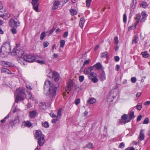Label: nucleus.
I'll use <instances>...</instances> for the list:
<instances>
[{"mask_svg": "<svg viewBox=\"0 0 150 150\" xmlns=\"http://www.w3.org/2000/svg\"><path fill=\"white\" fill-rule=\"evenodd\" d=\"M59 86L55 85L49 80L45 81L44 85V93L47 96L50 95L53 98L56 95V91L57 88Z\"/></svg>", "mask_w": 150, "mask_h": 150, "instance_id": "nucleus-1", "label": "nucleus"}, {"mask_svg": "<svg viewBox=\"0 0 150 150\" xmlns=\"http://www.w3.org/2000/svg\"><path fill=\"white\" fill-rule=\"evenodd\" d=\"M15 98V102L18 103V101L23 100L25 97L28 99L31 98L32 96L30 92L25 91L23 88H17L14 93Z\"/></svg>", "mask_w": 150, "mask_h": 150, "instance_id": "nucleus-2", "label": "nucleus"}, {"mask_svg": "<svg viewBox=\"0 0 150 150\" xmlns=\"http://www.w3.org/2000/svg\"><path fill=\"white\" fill-rule=\"evenodd\" d=\"M10 42L6 41L1 48L0 55L2 57L6 56L11 52Z\"/></svg>", "mask_w": 150, "mask_h": 150, "instance_id": "nucleus-3", "label": "nucleus"}, {"mask_svg": "<svg viewBox=\"0 0 150 150\" xmlns=\"http://www.w3.org/2000/svg\"><path fill=\"white\" fill-rule=\"evenodd\" d=\"M35 57L34 56H33L31 55H28L25 56L24 57V60L22 59L23 61H21V62H19L21 65H25V63L27 62H32L35 61Z\"/></svg>", "mask_w": 150, "mask_h": 150, "instance_id": "nucleus-4", "label": "nucleus"}, {"mask_svg": "<svg viewBox=\"0 0 150 150\" xmlns=\"http://www.w3.org/2000/svg\"><path fill=\"white\" fill-rule=\"evenodd\" d=\"M11 53V54L14 53V54H13L14 55L16 54L18 57H21L23 56L24 54V52L21 49H16L14 48L13 51Z\"/></svg>", "mask_w": 150, "mask_h": 150, "instance_id": "nucleus-5", "label": "nucleus"}, {"mask_svg": "<svg viewBox=\"0 0 150 150\" xmlns=\"http://www.w3.org/2000/svg\"><path fill=\"white\" fill-rule=\"evenodd\" d=\"M116 90L115 89L111 90L108 97V99H111V101L113 100V99L116 97L117 93Z\"/></svg>", "mask_w": 150, "mask_h": 150, "instance_id": "nucleus-6", "label": "nucleus"}, {"mask_svg": "<svg viewBox=\"0 0 150 150\" xmlns=\"http://www.w3.org/2000/svg\"><path fill=\"white\" fill-rule=\"evenodd\" d=\"M20 22L19 21H16L14 19H10L9 22V25L13 28L19 26Z\"/></svg>", "mask_w": 150, "mask_h": 150, "instance_id": "nucleus-7", "label": "nucleus"}, {"mask_svg": "<svg viewBox=\"0 0 150 150\" xmlns=\"http://www.w3.org/2000/svg\"><path fill=\"white\" fill-rule=\"evenodd\" d=\"M73 85V82L72 80H69L67 82V87L65 89L66 91L69 93L71 90V88Z\"/></svg>", "mask_w": 150, "mask_h": 150, "instance_id": "nucleus-8", "label": "nucleus"}, {"mask_svg": "<svg viewBox=\"0 0 150 150\" xmlns=\"http://www.w3.org/2000/svg\"><path fill=\"white\" fill-rule=\"evenodd\" d=\"M38 0H32V4L33 5L34 9L36 12H38V6L39 3H38Z\"/></svg>", "mask_w": 150, "mask_h": 150, "instance_id": "nucleus-9", "label": "nucleus"}, {"mask_svg": "<svg viewBox=\"0 0 150 150\" xmlns=\"http://www.w3.org/2000/svg\"><path fill=\"white\" fill-rule=\"evenodd\" d=\"M35 138L37 139L41 138L42 137H44V136L42 134V132L39 130H36L34 134Z\"/></svg>", "mask_w": 150, "mask_h": 150, "instance_id": "nucleus-10", "label": "nucleus"}, {"mask_svg": "<svg viewBox=\"0 0 150 150\" xmlns=\"http://www.w3.org/2000/svg\"><path fill=\"white\" fill-rule=\"evenodd\" d=\"M129 118H128L125 121V122L127 123L130 121L131 120L134 118L135 117L134 116V112L132 111L129 114Z\"/></svg>", "mask_w": 150, "mask_h": 150, "instance_id": "nucleus-11", "label": "nucleus"}, {"mask_svg": "<svg viewBox=\"0 0 150 150\" xmlns=\"http://www.w3.org/2000/svg\"><path fill=\"white\" fill-rule=\"evenodd\" d=\"M46 73L48 77L50 78H52L53 76V72H52L51 69L48 67L46 70Z\"/></svg>", "mask_w": 150, "mask_h": 150, "instance_id": "nucleus-12", "label": "nucleus"}, {"mask_svg": "<svg viewBox=\"0 0 150 150\" xmlns=\"http://www.w3.org/2000/svg\"><path fill=\"white\" fill-rule=\"evenodd\" d=\"M93 68V66H90L86 68L84 70V73L86 74H89Z\"/></svg>", "mask_w": 150, "mask_h": 150, "instance_id": "nucleus-13", "label": "nucleus"}, {"mask_svg": "<svg viewBox=\"0 0 150 150\" xmlns=\"http://www.w3.org/2000/svg\"><path fill=\"white\" fill-rule=\"evenodd\" d=\"M52 78H53L55 81H58L59 78V74L57 72L53 71V76Z\"/></svg>", "mask_w": 150, "mask_h": 150, "instance_id": "nucleus-14", "label": "nucleus"}, {"mask_svg": "<svg viewBox=\"0 0 150 150\" xmlns=\"http://www.w3.org/2000/svg\"><path fill=\"white\" fill-rule=\"evenodd\" d=\"M38 140V144L40 146H42L44 144L45 139L44 137H42L41 138H40V139H37Z\"/></svg>", "mask_w": 150, "mask_h": 150, "instance_id": "nucleus-15", "label": "nucleus"}, {"mask_svg": "<svg viewBox=\"0 0 150 150\" xmlns=\"http://www.w3.org/2000/svg\"><path fill=\"white\" fill-rule=\"evenodd\" d=\"M143 131L144 130L143 129H142L141 130L140 132L139 138V140L140 141L143 140L145 136L144 134L143 133Z\"/></svg>", "mask_w": 150, "mask_h": 150, "instance_id": "nucleus-16", "label": "nucleus"}, {"mask_svg": "<svg viewBox=\"0 0 150 150\" xmlns=\"http://www.w3.org/2000/svg\"><path fill=\"white\" fill-rule=\"evenodd\" d=\"M59 4V2L58 1H55L53 3V6L52 7L53 10H55L58 8V5Z\"/></svg>", "mask_w": 150, "mask_h": 150, "instance_id": "nucleus-17", "label": "nucleus"}, {"mask_svg": "<svg viewBox=\"0 0 150 150\" xmlns=\"http://www.w3.org/2000/svg\"><path fill=\"white\" fill-rule=\"evenodd\" d=\"M85 21V20L83 17L81 18L79 22V25L81 28H82Z\"/></svg>", "mask_w": 150, "mask_h": 150, "instance_id": "nucleus-18", "label": "nucleus"}, {"mask_svg": "<svg viewBox=\"0 0 150 150\" xmlns=\"http://www.w3.org/2000/svg\"><path fill=\"white\" fill-rule=\"evenodd\" d=\"M29 113V117L31 118H32L35 117L36 116V114L37 113V112L35 110H33L31 111H30Z\"/></svg>", "mask_w": 150, "mask_h": 150, "instance_id": "nucleus-19", "label": "nucleus"}, {"mask_svg": "<svg viewBox=\"0 0 150 150\" xmlns=\"http://www.w3.org/2000/svg\"><path fill=\"white\" fill-rule=\"evenodd\" d=\"M39 107L41 109L45 110L46 109V105L45 102H41L39 104Z\"/></svg>", "mask_w": 150, "mask_h": 150, "instance_id": "nucleus-20", "label": "nucleus"}, {"mask_svg": "<svg viewBox=\"0 0 150 150\" xmlns=\"http://www.w3.org/2000/svg\"><path fill=\"white\" fill-rule=\"evenodd\" d=\"M141 54L143 57L145 58L148 57L149 56V54L147 51L141 52Z\"/></svg>", "mask_w": 150, "mask_h": 150, "instance_id": "nucleus-21", "label": "nucleus"}, {"mask_svg": "<svg viewBox=\"0 0 150 150\" xmlns=\"http://www.w3.org/2000/svg\"><path fill=\"white\" fill-rule=\"evenodd\" d=\"M0 64L2 66L4 65H7L8 66H12L11 63L8 62H5L4 61H2L0 62Z\"/></svg>", "mask_w": 150, "mask_h": 150, "instance_id": "nucleus-22", "label": "nucleus"}, {"mask_svg": "<svg viewBox=\"0 0 150 150\" xmlns=\"http://www.w3.org/2000/svg\"><path fill=\"white\" fill-rule=\"evenodd\" d=\"M1 72L7 73L8 74L11 73V71L8 69L4 68L1 70Z\"/></svg>", "mask_w": 150, "mask_h": 150, "instance_id": "nucleus-23", "label": "nucleus"}, {"mask_svg": "<svg viewBox=\"0 0 150 150\" xmlns=\"http://www.w3.org/2000/svg\"><path fill=\"white\" fill-rule=\"evenodd\" d=\"M101 57H105L107 59L108 57V53L107 52H105L101 53Z\"/></svg>", "mask_w": 150, "mask_h": 150, "instance_id": "nucleus-24", "label": "nucleus"}, {"mask_svg": "<svg viewBox=\"0 0 150 150\" xmlns=\"http://www.w3.org/2000/svg\"><path fill=\"white\" fill-rule=\"evenodd\" d=\"M23 125H25L26 126L29 127H30L32 125V124L31 122H30L29 121L24 122L22 125V126H23Z\"/></svg>", "mask_w": 150, "mask_h": 150, "instance_id": "nucleus-25", "label": "nucleus"}, {"mask_svg": "<svg viewBox=\"0 0 150 150\" xmlns=\"http://www.w3.org/2000/svg\"><path fill=\"white\" fill-rule=\"evenodd\" d=\"M96 102V100L95 99L93 98H91L88 100L87 101V102L89 103L93 104L94 103Z\"/></svg>", "mask_w": 150, "mask_h": 150, "instance_id": "nucleus-26", "label": "nucleus"}, {"mask_svg": "<svg viewBox=\"0 0 150 150\" xmlns=\"http://www.w3.org/2000/svg\"><path fill=\"white\" fill-rule=\"evenodd\" d=\"M137 3V0H133L132 3L130 5L132 8L134 9L136 7Z\"/></svg>", "mask_w": 150, "mask_h": 150, "instance_id": "nucleus-27", "label": "nucleus"}, {"mask_svg": "<svg viewBox=\"0 0 150 150\" xmlns=\"http://www.w3.org/2000/svg\"><path fill=\"white\" fill-rule=\"evenodd\" d=\"M70 11L71 13V14L72 16L76 15L77 13V11L75 10H74L73 8L71 9L70 10Z\"/></svg>", "mask_w": 150, "mask_h": 150, "instance_id": "nucleus-28", "label": "nucleus"}, {"mask_svg": "<svg viewBox=\"0 0 150 150\" xmlns=\"http://www.w3.org/2000/svg\"><path fill=\"white\" fill-rule=\"evenodd\" d=\"M100 80L101 81H103L105 79V74L103 73L100 75Z\"/></svg>", "mask_w": 150, "mask_h": 150, "instance_id": "nucleus-29", "label": "nucleus"}, {"mask_svg": "<svg viewBox=\"0 0 150 150\" xmlns=\"http://www.w3.org/2000/svg\"><path fill=\"white\" fill-rule=\"evenodd\" d=\"M62 114V109L61 108L59 109L58 110L57 112V117L58 118H59Z\"/></svg>", "mask_w": 150, "mask_h": 150, "instance_id": "nucleus-30", "label": "nucleus"}, {"mask_svg": "<svg viewBox=\"0 0 150 150\" xmlns=\"http://www.w3.org/2000/svg\"><path fill=\"white\" fill-rule=\"evenodd\" d=\"M141 6L143 8H146L148 6V5L146 2L144 1L141 4Z\"/></svg>", "mask_w": 150, "mask_h": 150, "instance_id": "nucleus-31", "label": "nucleus"}, {"mask_svg": "<svg viewBox=\"0 0 150 150\" xmlns=\"http://www.w3.org/2000/svg\"><path fill=\"white\" fill-rule=\"evenodd\" d=\"M127 117V115L126 114H124L121 117V118L122 120H125V121L128 119Z\"/></svg>", "mask_w": 150, "mask_h": 150, "instance_id": "nucleus-32", "label": "nucleus"}, {"mask_svg": "<svg viewBox=\"0 0 150 150\" xmlns=\"http://www.w3.org/2000/svg\"><path fill=\"white\" fill-rule=\"evenodd\" d=\"M65 41L64 40H62L61 41L60 43V46L61 47H63L64 46Z\"/></svg>", "mask_w": 150, "mask_h": 150, "instance_id": "nucleus-33", "label": "nucleus"}, {"mask_svg": "<svg viewBox=\"0 0 150 150\" xmlns=\"http://www.w3.org/2000/svg\"><path fill=\"white\" fill-rule=\"evenodd\" d=\"M87 147L89 149H93V144L91 143H89L87 144L86 145Z\"/></svg>", "mask_w": 150, "mask_h": 150, "instance_id": "nucleus-34", "label": "nucleus"}, {"mask_svg": "<svg viewBox=\"0 0 150 150\" xmlns=\"http://www.w3.org/2000/svg\"><path fill=\"white\" fill-rule=\"evenodd\" d=\"M118 38L117 36H116L114 38V43L116 45H117L119 43V41L118 40Z\"/></svg>", "mask_w": 150, "mask_h": 150, "instance_id": "nucleus-35", "label": "nucleus"}, {"mask_svg": "<svg viewBox=\"0 0 150 150\" xmlns=\"http://www.w3.org/2000/svg\"><path fill=\"white\" fill-rule=\"evenodd\" d=\"M92 0H86V5L87 7H89Z\"/></svg>", "mask_w": 150, "mask_h": 150, "instance_id": "nucleus-36", "label": "nucleus"}, {"mask_svg": "<svg viewBox=\"0 0 150 150\" xmlns=\"http://www.w3.org/2000/svg\"><path fill=\"white\" fill-rule=\"evenodd\" d=\"M37 62L38 63L40 64L41 65H42V64L46 65V62L43 60H38L37 61Z\"/></svg>", "mask_w": 150, "mask_h": 150, "instance_id": "nucleus-37", "label": "nucleus"}, {"mask_svg": "<svg viewBox=\"0 0 150 150\" xmlns=\"http://www.w3.org/2000/svg\"><path fill=\"white\" fill-rule=\"evenodd\" d=\"M45 36V33L44 32H43L40 35V39L41 40H42Z\"/></svg>", "mask_w": 150, "mask_h": 150, "instance_id": "nucleus-38", "label": "nucleus"}, {"mask_svg": "<svg viewBox=\"0 0 150 150\" xmlns=\"http://www.w3.org/2000/svg\"><path fill=\"white\" fill-rule=\"evenodd\" d=\"M137 37L136 36H135L134 37V39L132 41V44H135L137 43Z\"/></svg>", "mask_w": 150, "mask_h": 150, "instance_id": "nucleus-39", "label": "nucleus"}, {"mask_svg": "<svg viewBox=\"0 0 150 150\" xmlns=\"http://www.w3.org/2000/svg\"><path fill=\"white\" fill-rule=\"evenodd\" d=\"M11 31L13 34H15L17 32V31L15 28H11Z\"/></svg>", "mask_w": 150, "mask_h": 150, "instance_id": "nucleus-40", "label": "nucleus"}, {"mask_svg": "<svg viewBox=\"0 0 150 150\" xmlns=\"http://www.w3.org/2000/svg\"><path fill=\"white\" fill-rule=\"evenodd\" d=\"M149 120L148 117L146 118L143 122V124H147L149 123Z\"/></svg>", "mask_w": 150, "mask_h": 150, "instance_id": "nucleus-41", "label": "nucleus"}, {"mask_svg": "<svg viewBox=\"0 0 150 150\" xmlns=\"http://www.w3.org/2000/svg\"><path fill=\"white\" fill-rule=\"evenodd\" d=\"M3 6L1 4L0 2V12L3 13L5 12V11L3 9Z\"/></svg>", "mask_w": 150, "mask_h": 150, "instance_id": "nucleus-42", "label": "nucleus"}, {"mask_svg": "<svg viewBox=\"0 0 150 150\" xmlns=\"http://www.w3.org/2000/svg\"><path fill=\"white\" fill-rule=\"evenodd\" d=\"M127 20V15L125 13H124L123 16V21L124 23H126Z\"/></svg>", "mask_w": 150, "mask_h": 150, "instance_id": "nucleus-43", "label": "nucleus"}, {"mask_svg": "<svg viewBox=\"0 0 150 150\" xmlns=\"http://www.w3.org/2000/svg\"><path fill=\"white\" fill-rule=\"evenodd\" d=\"M42 125L45 128H47L49 127L48 123L47 122H45L42 123Z\"/></svg>", "mask_w": 150, "mask_h": 150, "instance_id": "nucleus-44", "label": "nucleus"}, {"mask_svg": "<svg viewBox=\"0 0 150 150\" xmlns=\"http://www.w3.org/2000/svg\"><path fill=\"white\" fill-rule=\"evenodd\" d=\"M92 81L94 83H96L98 81V79L96 77H93L91 79Z\"/></svg>", "mask_w": 150, "mask_h": 150, "instance_id": "nucleus-45", "label": "nucleus"}, {"mask_svg": "<svg viewBox=\"0 0 150 150\" xmlns=\"http://www.w3.org/2000/svg\"><path fill=\"white\" fill-rule=\"evenodd\" d=\"M79 79L80 82H82L84 79V77L83 76H80L79 77Z\"/></svg>", "mask_w": 150, "mask_h": 150, "instance_id": "nucleus-46", "label": "nucleus"}, {"mask_svg": "<svg viewBox=\"0 0 150 150\" xmlns=\"http://www.w3.org/2000/svg\"><path fill=\"white\" fill-rule=\"evenodd\" d=\"M131 80L132 83H134L137 81V79L135 77H133L131 78Z\"/></svg>", "mask_w": 150, "mask_h": 150, "instance_id": "nucleus-47", "label": "nucleus"}, {"mask_svg": "<svg viewBox=\"0 0 150 150\" xmlns=\"http://www.w3.org/2000/svg\"><path fill=\"white\" fill-rule=\"evenodd\" d=\"M141 15L139 14H137L136 15V17L135 18V19H137V20H140V19L141 18Z\"/></svg>", "mask_w": 150, "mask_h": 150, "instance_id": "nucleus-48", "label": "nucleus"}, {"mask_svg": "<svg viewBox=\"0 0 150 150\" xmlns=\"http://www.w3.org/2000/svg\"><path fill=\"white\" fill-rule=\"evenodd\" d=\"M125 146V144L124 142H122L120 144L119 146V148H122Z\"/></svg>", "mask_w": 150, "mask_h": 150, "instance_id": "nucleus-49", "label": "nucleus"}, {"mask_svg": "<svg viewBox=\"0 0 150 150\" xmlns=\"http://www.w3.org/2000/svg\"><path fill=\"white\" fill-rule=\"evenodd\" d=\"M49 43L48 42L46 41V42H44L43 43V46H44V48L47 47V46L49 45Z\"/></svg>", "mask_w": 150, "mask_h": 150, "instance_id": "nucleus-50", "label": "nucleus"}, {"mask_svg": "<svg viewBox=\"0 0 150 150\" xmlns=\"http://www.w3.org/2000/svg\"><path fill=\"white\" fill-rule=\"evenodd\" d=\"M90 59H88L84 61L83 64V65H88L90 62Z\"/></svg>", "mask_w": 150, "mask_h": 150, "instance_id": "nucleus-51", "label": "nucleus"}, {"mask_svg": "<svg viewBox=\"0 0 150 150\" xmlns=\"http://www.w3.org/2000/svg\"><path fill=\"white\" fill-rule=\"evenodd\" d=\"M16 123H18L19 122V117L18 116L16 117L14 120Z\"/></svg>", "mask_w": 150, "mask_h": 150, "instance_id": "nucleus-52", "label": "nucleus"}, {"mask_svg": "<svg viewBox=\"0 0 150 150\" xmlns=\"http://www.w3.org/2000/svg\"><path fill=\"white\" fill-rule=\"evenodd\" d=\"M50 115L53 118H55L56 117L57 118V116H56L54 114L53 112H51L50 113Z\"/></svg>", "mask_w": 150, "mask_h": 150, "instance_id": "nucleus-53", "label": "nucleus"}, {"mask_svg": "<svg viewBox=\"0 0 150 150\" xmlns=\"http://www.w3.org/2000/svg\"><path fill=\"white\" fill-rule=\"evenodd\" d=\"M135 28H134V25H131L128 27V31H130L131 30H134Z\"/></svg>", "mask_w": 150, "mask_h": 150, "instance_id": "nucleus-54", "label": "nucleus"}, {"mask_svg": "<svg viewBox=\"0 0 150 150\" xmlns=\"http://www.w3.org/2000/svg\"><path fill=\"white\" fill-rule=\"evenodd\" d=\"M80 99L78 98L76 100L75 103L76 105L79 104L80 102Z\"/></svg>", "mask_w": 150, "mask_h": 150, "instance_id": "nucleus-55", "label": "nucleus"}, {"mask_svg": "<svg viewBox=\"0 0 150 150\" xmlns=\"http://www.w3.org/2000/svg\"><path fill=\"white\" fill-rule=\"evenodd\" d=\"M146 16H142V18L140 20L141 22H143L146 19Z\"/></svg>", "mask_w": 150, "mask_h": 150, "instance_id": "nucleus-56", "label": "nucleus"}, {"mask_svg": "<svg viewBox=\"0 0 150 150\" xmlns=\"http://www.w3.org/2000/svg\"><path fill=\"white\" fill-rule=\"evenodd\" d=\"M142 115H140L139 116H138L137 119V121L139 122V121L142 118Z\"/></svg>", "mask_w": 150, "mask_h": 150, "instance_id": "nucleus-57", "label": "nucleus"}, {"mask_svg": "<svg viewBox=\"0 0 150 150\" xmlns=\"http://www.w3.org/2000/svg\"><path fill=\"white\" fill-rule=\"evenodd\" d=\"M139 20H137V21L135 24L134 25V28H136L137 25L139 24Z\"/></svg>", "mask_w": 150, "mask_h": 150, "instance_id": "nucleus-58", "label": "nucleus"}, {"mask_svg": "<svg viewBox=\"0 0 150 150\" xmlns=\"http://www.w3.org/2000/svg\"><path fill=\"white\" fill-rule=\"evenodd\" d=\"M115 60L116 62L120 60V57L118 56H116L114 57Z\"/></svg>", "mask_w": 150, "mask_h": 150, "instance_id": "nucleus-59", "label": "nucleus"}, {"mask_svg": "<svg viewBox=\"0 0 150 150\" xmlns=\"http://www.w3.org/2000/svg\"><path fill=\"white\" fill-rule=\"evenodd\" d=\"M137 108L139 110H140L142 108V106L140 105H137L136 106Z\"/></svg>", "mask_w": 150, "mask_h": 150, "instance_id": "nucleus-60", "label": "nucleus"}, {"mask_svg": "<svg viewBox=\"0 0 150 150\" xmlns=\"http://www.w3.org/2000/svg\"><path fill=\"white\" fill-rule=\"evenodd\" d=\"M59 118H56V119H54L52 121V123H55L58 120V119Z\"/></svg>", "mask_w": 150, "mask_h": 150, "instance_id": "nucleus-61", "label": "nucleus"}, {"mask_svg": "<svg viewBox=\"0 0 150 150\" xmlns=\"http://www.w3.org/2000/svg\"><path fill=\"white\" fill-rule=\"evenodd\" d=\"M55 28L54 26L50 30V34H52L55 30Z\"/></svg>", "mask_w": 150, "mask_h": 150, "instance_id": "nucleus-62", "label": "nucleus"}, {"mask_svg": "<svg viewBox=\"0 0 150 150\" xmlns=\"http://www.w3.org/2000/svg\"><path fill=\"white\" fill-rule=\"evenodd\" d=\"M90 74V75L91 76H93V77H95L96 76V74L94 73V72H92L91 73H90L89 74Z\"/></svg>", "mask_w": 150, "mask_h": 150, "instance_id": "nucleus-63", "label": "nucleus"}, {"mask_svg": "<svg viewBox=\"0 0 150 150\" xmlns=\"http://www.w3.org/2000/svg\"><path fill=\"white\" fill-rule=\"evenodd\" d=\"M68 32L67 31H66L64 32L63 35V37H66L68 36Z\"/></svg>", "mask_w": 150, "mask_h": 150, "instance_id": "nucleus-64", "label": "nucleus"}]
</instances>
